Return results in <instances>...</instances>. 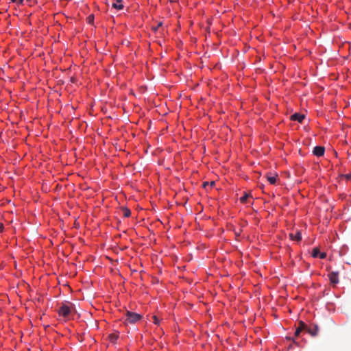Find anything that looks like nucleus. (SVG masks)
<instances>
[{
	"instance_id": "obj_1",
	"label": "nucleus",
	"mask_w": 351,
	"mask_h": 351,
	"mask_svg": "<svg viewBox=\"0 0 351 351\" xmlns=\"http://www.w3.org/2000/svg\"><path fill=\"white\" fill-rule=\"evenodd\" d=\"M125 322L130 324H135L143 317V315L136 313L126 311L125 314Z\"/></svg>"
},
{
	"instance_id": "obj_2",
	"label": "nucleus",
	"mask_w": 351,
	"mask_h": 351,
	"mask_svg": "<svg viewBox=\"0 0 351 351\" xmlns=\"http://www.w3.org/2000/svg\"><path fill=\"white\" fill-rule=\"evenodd\" d=\"M292 232L289 233V237L291 240L299 242L302 240L301 230L298 228L293 226L292 228Z\"/></svg>"
},
{
	"instance_id": "obj_3",
	"label": "nucleus",
	"mask_w": 351,
	"mask_h": 351,
	"mask_svg": "<svg viewBox=\"0 0 351 351\" xmlns=\"http://www.w3.org/2000/svg\"><path fill=\"white\" fill-rule=\"evenodd\" d=\"M71 308L66 304H63L58 310V314L60 316L67 317L71 313Z\"/></svg>"
},
{
	"instance_id": "obj_4",
	"label": "nucleus",
	"mask_w": 351,
	"mask_h": 351,
	"mask_svg": "<svg viewBox=\"0 0 351 351\" xmlns=\"http://www.w3.org/2000/svg\"><path fill=\"white\" fill-rule=\"evenodd\" d=\"M307 332L313 337H315L319 332V326L315 324H312L308 326Z\"/></svg>"
},
{
	"instance_id": "obj_5",
	"label": "nucleus",
	"mask_w": 351,
	"mask_h": 351,
	"mask_svg": "<svg viewBox=\"0 0 351 351\" xmlns=\"http://www.w3.org/2000/svg\"><path fill=\"white\" fill-rule=\"evenodd\" d=\"M330 282L335 285L339 283V272L332 271L328 274Z\"/></svg>"
},
{
	"instance_id": "obj_6",
	"label": "nucleus",
	"mask_w": 351,
	"mask_h": 351,
	"mask_svg": "<svg viewBox=\"0 0 351 351\" xmlns=\"http://www.w3.org/2000/svg\"><path fill=\"white\" fill-rule=\"evenodd\" d=\"M119 214L121 217L128 218L131 215V211L127 207H121L119 210Z\"/></svg>"
},
{
	"instance_id": "obj_7",
	"label": "nucleus",
	"mask_w": 351,
	"mask_h": 351,
	"mask_svg": "<svg viewBox=\"0 0 351 351\" xmlns=\"http://www.w3.org/2000/svg\"><path fill=\"white\" fill-rule=\"evenodd\" d=\"M325 148L322 146H316L314 147L313 153L315 156L320 157L324 154Z\"/></svg>"
},
{
	"instance_id": "obj_8",
	"label": "nucleus",
	"mask_w": 351,
	"mask_h": 351,
	"mask_svg": "<svg viewBox=\"0 0 351 351\" xmlns=\"http://www.w3.org/2000/svg\"><path fill=\"white\" fill-rule=\"evenodd\" d=\"M305 116L304 114H300V113H294L291 116V119L292 121H297L299 123H302L304 120Z\"/></svg>"
},
{
	"instance_id": "obj_9",
	"label": "nucleus",
	"mask_w": 351,
	"mask_h": 351,
	"mask_svg": "<svg viewBox=\"0 0 351 351\" xmlns=\"http://www.w3.org/2000/svg\"><path fill=\"white\" fill-rule=\"evenodd\" d=\"M123 0H116L112 5V8L117 9L118 10H121L123 8V5L122 3Z\"/></svg>"
},
{
	"instance_id": "obj_10",
	"label": "nucleus",
	"mask_w": 351,
	"mask_h": 351,
	"mask_svg": "<svg viewBox=\"0 0 351 351\" xmlns=\"http://www.w3.org/2000/svg\"><path fill=\"white\" fill-rule=\"evenodd\" d=\"M276 178L277 176H268L267 180L269 182L270 184H274L276 182Z\"/></svg>"
},
{
	"instance_id": "obj_11",
	"label": "nucleus",
	"mask_w": 351,
	"mask_h": 351,
	"mask_svg": "<svg viewBox=\"0 0 351 351\" xmlns=\"http://www.w3.org/2000/svg\"><path fill=\"white\" fill-rule=\"evenodd\" d=\"M250 197V195L248 193H245L242 197H240V201L243 204H245L247 202V199Z\"/></svg>"
},
{
	"instance_id": "obj_12",
	"label": "nucleus",
	"mask_w": 351,
	"mask_h": 351,
	"mask_svg": "<svg viewBox=\"0 0 351 351\" xmlns=\"http://www.w3.org/2000/svg\"><path fill=\"white\" fill-rule=\"evenodd\" d=\"M298 328L300 329H301L302 330H307L308 326L304 322H303L302 321H300V323H299Z\"/></svg>"
},
{
	"instance_id": "obj_13",
	"label": "nucleus",
	"mask_w": 351,
	"mask_h": 351,
	"mask_svg": "<svg viewBox=\"0 0 351 351\" xmlns=\"http://www.w3.org/2000/svg\"><path fill=\"white\" fill-rule=\"evenodd\" d=\"M319 250L317 247L313 248V250L312 251V256L314 258H316L319 256Z\"/></svg>"
},
{
	"instance_id": "obj_14",
	"label": "nucleus",
	"mask_w": 351,
	"mask_h": 351,
	"mask_svg": "<svg viewBox=\"0 0 351 351\" xmlns=\"http://www.w3.org/2000/svg\"><path fill=\"white\" fill-rule=\"evenodd\" d=\"M118 337H119L118 334L112 333L109 335V338L111 341H115L118 339Z\"/></svg>"
},
{
	"instance_id": "obj_15",
	"label": "nucleus",
	"mask_w": 351,
	"mask_h": 351,
	"mask_svg": "<svg viewBox=\"0 0 351 351\" xmlns=\"http://www.w3.org/2000/svg\"><path fill=\"white\" fill-rule=\"evenodd\" d=\"M29 5H32L36 3V0H25Z\"/></svg>"
},
{
	"instance_id": "obj_16",
	"label": "nucleus",
	"mask_w": 351,
	"mask_h": 351,
	"mask_svg": "<svg viewBox=\"0 0 351 351\" xmlns=\"http://www.w3.org/2000/svg\"><path fill=\"white\" fill-rule=\"evenodd\" d=\"M93 19H94V16L93 15H90L88 18H87V20H88V22L89 23H91L93 21Z\"/></svg>"
},
{
	"instance_id": "obj_17",
	"label": "nucleus",
	"mask_w": 351,
	"mask_h": 351,
	"mask_svg": "<svg viewBox=\"0 0 351 351\" xmlns=\"http://www.w3.org/2000/svg\"><path fill=\"white\" fill-rule=\"evenodd\" d=\"M80 227V224L77 221H74L73 224V228H78Z\"/></svg>"
},
{
	"instance_id": "obj_18",
	"label": "nucleus",
	"mask_w": 351,
	"mask_h": 351,
	"mask_svg": "<svg viewBox=\"0 0 351 351\" xmlns=\"http://www.w3.org/2000/svg\"><path fill=\"white\" fill-rule=\"evenodd\" d=\"M319 256L320 258L324 259L326 257V254L324 252H322V253L319 252Z\"/></svg>"
},
{
	"instance_id": "obj_19",
	"label": "nucleus",
	"mask_w": 351,
	"mask_h": 351,
	"mask_svg": "<svg viewBox=\"0 0 351 351\" xmlns=\"http://www.w3.org/2000/svg\"><path fill=\"white\" fill-rule=\"evenodd\" d=\"M153 319H154V324H158L159 323V320L156 316H155V315L153 316Z\"/></svg>"
},
{
	"instance_id": "obj_20",
	"label": "nucleus",
	"mask_w": 351,
	"mask_h": 351,
	"mask_svg": "<svg viewBox=\"0 0 351 351\" xmlns=\"http://www.w3.org/2000/svg\"><path fill=\"white\" fill-rule=\"evenodd\" d=\"M302 331L301 329H300L299 328H298L295 332V336H298L300 333V332Z\"/></svg>"
},
{
	"instance_id": "obj_21",
	"label": "nucleus",
	"mask_w": 351,
	"mask_h": 351,
	"mask_svg": "<svg viewBox=\"0 0 351 351\" xmlns=\"http://www.w3.org/2000/svg\"><path fill=\"white\" fill-rule=\"evenodd\" d=\"M11 1L16 3H22L23 0H11Z\"/></svg>"
},
{
	"instance_id": "obj_22",
	"label": "nucleus",
	"mask_w": 351,
	"mask_h": 351,
	"mask_svg": "<svg viewBox=\"0 0 351 351\" xmlns=\"http://www.w3.org/2000/svg\"><path fill=\"white\" fill-rule=\"evenodd\" d=\"M162 22H160V23L158 24L157 27H155V28H154V29L155 31H156V30H157V29H158V28L162 25Z\"/></svg>"
},
{
	"instance_id": "obj_23",
	"label": "nucleus",
	"mask_w": 351,
	"mask_h": 351,
	"mask_svg": "<svg viewBox=\"0 0 351 351\" xmlns=\"http://www.w3.org/2000/svg\"><path fill=\"white\" fill-rule=\"evenodd\" d=\"M4 228L3 224L2 223H0V232L3 231Z\"/></svg>"
},
{
	"instance_id": "obj_24",
	"label": "nucleus",
	"mask_w": 351,
	"mask_h": 351,
	"mask_svg": "<svg viewBox=\"0 0 351 351\" xmlns=\"http://www.w3.org/2000/svg\"><path fill=\"white\" fill-rule=\"evenodd\" d=\"M209 185V183L208 182H205L203 183V186L204 188H206V186H208Z\"/></svg>"
},
{
	"instance_id": "obj_25",
	"label": "nucleus",
	"mask_w": 351,
	"mask_h": 351,
	"mask_svg": "<svg viewBox=\"0 0 351 351\" xmlns=\"http://www.w3.org/2000/svg\"><path fill=\"white\" fill-rule=\"evenodd\" d=\"M346 178L347 180H350L351 179V174L346 175Z\"/></svg>"
},
{
	"instance_id": "obj_26",
	"label": "nucleus",
	"mask_w": 351,
	"mask_h": 351,
	"mask_svg": "<svg viewBox=\"0 0 351 351\" xmlns=\"http://www.w3.org/2000/svg\"><path fill=\"white\" fill-rule=\"evenodd\" d=\"M209 185H210L211 186L215 185V182H211L210 183H209Z\"/></svg>"
},
{
	"instance_id": "obj_27",
	"label": "nucleus",
	"mask_w": 351,
	"mask_h": 351,
	"mask_svg": "<svg viewBox=\"0 0 351 351\" xmlns=\"http://www.w3.org/2000/svg\"><path fill=\"white\" fill-rule=\"evenodd\" d=\"M161 221V224H163L164 226H165V224L163 223V222L162 221Z\"/></svg>"
}]
</instances>
